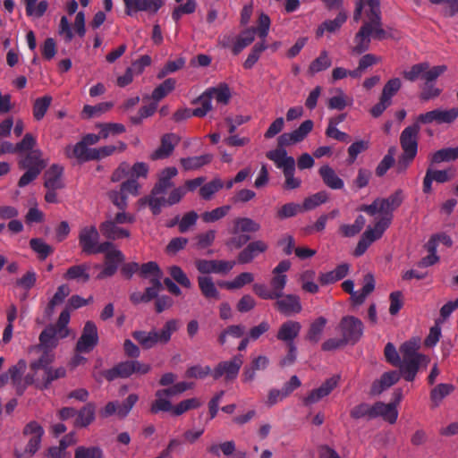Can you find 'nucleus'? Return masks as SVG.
Returning <instances> with one entry per match:
<instances>
[{"instance_id": "nucleus-1", "label": "nucleus", "mask_w": 458, "mask_h": 458, "mask_svg": "<svg viewBox=\"0 0 458 458\" xmlns=\"http://www.w3.org/2000/svg\"><path fill=\"white\" fill-rule=\"evenodd\" d=\"M447 67L445 65L430 66L428 62L413 64L409 71L403 72L405 80L414 82L420 79L423 84L420 86V99L427 102L437 98L442 93V89L436 87L437 79L441 76Z\"/></svg>"}, {"instance_id": "nucleus-2", "label": "nucleus", "mask_w": 458, "mask_h": 458, "mask_svg": "<svg viewBox=\"0 0 458 458\" xmlns=\"http://www.w3.org/2000/svg\"><path fill=\"white\" fill-rule=\"evenodd\" d=\"M420 347V340L416 338L406 341L400 346L402 359L397 367L402 377L408 382L415 379L420 366L427 368L430 361L428 356L418 352Z\"/></svg>"}, {"instance_id": "nucleus-3", "label": "nucleus", "mask_w": 458, "mask_h": 458, "mask_svg": "<svg viewBox=\"0 0 458 458\" xmlns=\"http://www.w3.org/2000/svg\"><path fill=\"white\" fill-rule=\"evenodd\" d=\"M396 406V403H385L381 401H377L370 404L362 402L350 410V417L355 420H365L367 421L380 417L385 421L394 424L398 418Z\"/></svg>"}, {"instance_id": "nucleus-4", "label": "nucleus", "mask_w": 458, "mask_h": 458, "mask_svg": "<svg viewBox=\"0 0 458 458\" xmlns=\"http://www.w3.org/2000/svg\"><path fill=\"white\" fill-rule=\"evenodd\" d=\"M180 324L179 319L172 318L167 320L159 331L136 330L131 335L143 349L148 350L158 344H166L171 340L172 335L180 328Z\"/></svg>"}, {"instance_id": "nucleus-5", "label": "nucleus", "mask_w": 458, "mask_h": 458, "mask_svg": "<svg viewBox=\"0 0 458 458\" xmlns=\"http://www.w3.org/2000/svg\"><path fill=\"white\" fill-rule=\"evenodd\" d=\"M18 165L20 169L25 170L18 181V186L23 188L38 178L46 168L47 162L42 151L34 149L22 155L18 160Z\"/></svg>"}, {"instance_id": "nucleus-6", "label": "nucleus", "mask_w": 458, "mask_h": 458, "mask_svg": "<svg viewBox=\"0 0 458 458\" xmlns=\"http://www.w3.org/2000/svg\"><path fill=\"white\" fill-rule=\"evenodd\" d=\"M420 126L418 123L406 127L400 135L403 154L399 158V170L406 169L415 158L418 152V135Z\"/></svg>"}, {"instance_id": "nucleus-7", "label": "nucleus", "mask_w": 458, "mask_h": 458, "mask_svg": "<svg viewBox=\"0 0 458 458\" xmlns=\"http://www.w3.org/2000/svg\"><path fill=\"white\" fill-rule=\"evenodd\" d=\"M368 6L365 12L367 21L362 26L374 30V39L383 40L390 37L389 33L382 28L381 10L379 0H363Z\"/></svg>"}, {"instance_id": "nucleus-8", "label": "nucleus", "mask_w": 458, "mask_h": 458, "mask_svg": "<svg viewBox=\"0 0 458 458\" xmlns=\"http://www.w3.org/2000/svg\"><path fill=\"white\" fill-rule=\"evenodd\" d=\"M338 329L345 342L354 345L363 335L364 325L360 318L354 316H344L339 322Z\"/></svg>"}, {"instance_id": "nucleus-9", "label": "nucleus", "mask_w": 458, "mask_h": 458, "mask_svg": "<svg viewBox=\"0 0 458 458\" xmlns=\"http://www.w3.org/2000/svg\"><path fill=\"white\" fill-rule=\"evenodd\" d=\"M402 81L399 78L389 80L384 86L378 103L370 109V114L377 118L392 105V98L400 90Z\"/></svg>"}, {"instance_id": "nucleus-10", "label": "nucleus", "mask_w": 458, "mask_h": 458, "mask_svg": "<svg viewBox=\"0 0 458 458\" xmlns=\"http://www.w3.org/2000/svg\"><path fill=\"white\" fill-rule=\"evenodd\" d=\"M242 363V355L241 354L234 355L229 360L220 361L214 368L212 377L215 380L225 377L226 382L233 381L238 377Z\"/></svg>"}, {"instance_id": "nucleus-11", "label": "nucleus", "mask_w": 458, "mask_h": 458, "mask_svg": "<svg viewBox=\"0 0 458 458\" xmlns=\"http://www.w3.org/2000/svg\"><path fill=\"white\" fill-rule=\"evenodd\" d=\"M98 343V328L94 322L87 321L81 335L76 344V352L79 353L90 352Z\"/></svg>"}, {"instance_id": "nucleus-12", "label": "nucleus", "mask_w": 458, "mask_h": 458, "mask_svg": "<svg viewBox=\"0 0 458 458\" xmlns=\"http://www.w3.org/2000/svg\"><path fill=\"white\" fill-rule=\"evenodd\" d=\"M274 308L284 317H291L301 313L302 305L301 298L293 293L282 294L275 299Z\"/></svg>"}, {"instance_id": "nucleus-13", "label": "nucleus", "mask_w": 458, "mask_h": 458, "mask_svg": "<svg viewBox=\"0 0 458 458\" xmlns=\"http://www.w3.org/2000/svg\"><path fill=\"white\" fill-rule=\"evenodd\" d=\"M458 117V107H454L449 110L435 109L424 114H420L417 117L419 124H428L436 122L437 123H452Z\"/></svg>"}, {"instance_id": "nucleus-14", "label": "nucleus", "mask_w": 458, "mask_h": 458, "mask_svg": "<svg viewBox=\"0 0 458 458\" xmlns=\"http://www.w3.org/2000/svg\"><path fill=\"white\" fill-rule=\"evenodd\" d=\"M234 261L220 259H198L195 262L197 270L201 274L226 275L234 267Z\"/></svg>"}, {"instance_id": "nucleus-15", "label": "nucleus", "mask_w": 458, "mask_h": 458, "mask_svg": "<svg viewBox=\"0 0 458 458\" xmlns=\"http://www.w3.org/2000/svg\"><path fill=\"white\" fill-rule=\"evenodd\" d=\"M164 3L165 0H123L125 13L129 16L138 12L156 13Z\"/></svg>"}, {"instance_id": "nucleus-16", "label": "nucleus", "mask_w": 458, "mask_h": 458, "mask_svg": "<svg viewBox=\"0 0 458 458\" xmlns=\"http://www.w3.org/2000/svg\"><path fill=\"white\" fill-rule=\"evenodd\" d=\"M79 245L83 253L90 255L94 253L95 247L99 241V233L96 226H84L79 233Z\"/></svg>"}, {"instance_id": "nucleus-17", "label": "nucleus", "mask_w": 458, "mask_h": 458, "mask_svg": "<svg viewBox=\"0 0 458 458\" xmlns=\"http://www.w3.org/2000/svg\"><path fill=\"white\" fill-rule=\"evenodd\" d=\"M180 137L175 133H165L161 137L160 146L151 153L152 160H159L169 157L180 142Z\"/></svg>"}, {"instance_id": "nucleus-18", "label": "nucleus", "mask_w": 458, "mask_h": 458, "mask_svg": "<svg viewBox=\"0 0 458 458\" xmlns=\"http://www.w3.org/2000/svg\"><path fill=\"white\" fill-rule=\"evenodd\" d=\"M454 173L451 169L448 170H435L428 167L423 178L422 191L424 193L428 194L432 191V182L435 181L438 183H445L452 180Z\"/></svg>"}, {"instance_id": "nucleus-19", "label": "nucleus", "mask_w": 458, "mask_h": 458, "mask_svg": "<svg viewBox=\"0 0 458 458\" xmlns=\"http://www.w3.org/2000/svg\"><path fill=\"white\" fill-rule=\"evenodd\" d=\"M270 360L265 355H259L251 360L250 364L243 368L242 380L243 383L250 384L256 379L257 371L265 370L269 366Z\"/></svg>"}, {"instance_id": "nucleus-20", "label": "nucleus", "mask_w": 458, "mask_h": 458, "mask_svg": "<svg viewBox=\"0 0 458 458\" xmlns=\"http://www.w3.org/2000/svg\"><path fill=\"white\" fill-rule=\"evenodd\" d=\"M339 377L327 379L318 388L313 389L304 399V405H311L327 396L337 386Z\"/></svg>"}, {"instance_id": "nucleus-21", "label": "nucleus", "mask_w": 458, "mask_h": 458, "mask_svg": "<svg viewBox=\"0 0 458 458\" xmlns=\"http://www.w3.org/2000/svg\"><path fill=\"white\" fill-rule=\"evenodd\" d=\"M301 329V325L300 322L295 320H286L279 327L276 338L277 340L284 342L286 346H289V344H295L294 340L299 335Z\"/></svg>"}, {"instance_id": "nucleus-22", "label": "nucleus", "mask_w": 458, "mask_h": 458, "mask_svg": "<svg viewBox=\"0 0 458 458\" xmlns=\"http://www.w3.org/2000/svg\"><path fill=\"white\" fill-rule=\"evenodd\" d=\"M178 174V170L174 166H170L160 171L157 182L151 190L153 195L165 194L173 185L172 179Z\"/></svg>"}, {"instance_id": "nucleus-23", "label": "nucleus", "mask_w": 458, "mask_h": 458, "mask_svg": "<svg viewBox=\"0 0 458 458\" xmlns=\"http://www.w3.org/2000/svg\"><path fill=\"white\" fill-rule=\"evenodd\" d=\"M267 244L261 241H254L250 242L237 257L238 263L248 264L251 262L258 255L267 250Z\"/></svg>"}, {"instance_id": "nucleus-24", "label": "nucleus", "mask_w": 458, "mask_h": 458, "mask_svg": "<svg viewBox=\"0 0 458 458\" xmlns=\"http://www.w3.org/2000/svg\"><path fill=\"white\" fill-rule=\"evenodd\" d=\"M401 377L400 371L391 370L383 373L378 380L373 382L370 394L372 395L380 394L383 391L396 384Z\"/></svg>"}, {"instance_id": "nucleus-25", "label": "nucleus", "mask_w": 458, "mask_h": 458, "mask_svg": "<svg viewBox=\"0 0 458 458\" xmlns=\"http://www.w3.org/2000/svg\"><path fill=\"white\" fill-rule=\"evenodd\" d=\"M124 260V256L118 250H110L106 254V262L103 270L98 275V279L109 277L115 274L118 265Z\"/></svg>"}, {"instance_id": "nucleus-26", "label": "nucleus", "mask_w": 458, "mask_h": 458, "mask_svg": "<svg viewBox=\"0 0 458 458\" xmlns=\"http://www.w3.org/2000/svg\"><path fill=\"white\" fill-rule=\"evenodd\" d=\"M134 373L132 360H125L117 363L112 369L102 372L104 377L111 382L116 378H127Z\"/></svg>"}, {"instance_id": "nucleus-27", "label": "nucleus", "mask_w": 458, "mask_h": 458, "mask_svg": "<svg viewBox=\"0 0 458 458\" xmlns=\"http://www.w3.org/2000/svg\"><path fill=\"white\" fill-rule=\"evenodd\" d=\"M90 266L88 263H81L70 267L64 274L63 277L68 281H76L78 283L85 284L90 278L89 275Z\"/></svg>"}, {"instance_id": "nucleus-28", "label": "nucleus", "mask_w": 458, "mask_h": 458, "mask_svg": "<svg viewBox=\"0 0 458 458\" xmlns=\"http://www.w3.org/2000/svg\"><path fill=\"white\" fill-rule=\"evenodd\" d=\"M64 174V167L62 165L54 164L45 173L44 186L47 189H62L64 182L62 176Z\"/></svg>"}, {"instance_id": "nucleus-29", "label": "nucleus", "mask_w": 458, "mask_h": 458, "mask_svg": "<svg viewBox=\"0 0 458 458\" xmlns=\"http://www.w3.org/2000/svg\"><path fill=\"white\" fill-rule=\"evenodd\" d=\"M59 339V333L56 331V327L53 325L47 327L39 335V344L37 345V349H47L54 350L57 344Z\"/></svg>"}, {"instance_id": "nucleus-30", "label": "nucleus", "mask_w": 458, "mask_h": 458, "mask_svg": "<svg viewBox=\"0 0 458 458\" xmlns=\"http://www.w3.org/2000/svg\"><path fill=\"white\" fill-rule=\"evenodd\" d=\"M96 418V404L94 403H87L81 409L77 411L74 420V427L87 428Z\"/></svg>"}, {"instance_id": "nucleus-31", "label": "nucleus", "mask_w": 458, "mask_h": 458, "mask_svg": "<svg viewBox=\"0 0 458 458\" xmlns=\"http://www.w3.org/2000/svg\"><path fill=\"white\" fill-rule=\"evenodd\" d=\"M27 363L24 360H20L15 365L9 368L7 374H9V377L13 383V385L16 387V392L19 395H21L24 392L25 386H22V376L26 370Z\"/></svg>"}, {"instance_id": "nucleus-32", "label": "nucleus", "mask_w": 458, "mask_h": 458, "mask_svg": "<svg viewBox=\"0 0 458 458\" xmlns=\"http://www.w3.org/2000/svg\"><path fill=\"white\" fill-rule=\"evenodd\" d=\"M318 174L323 182L332 190H341L344 188V181L336 174L335 171L328 165H322Z\"/></svg>"}, {"instance_id": "nucleus-33", "label": "nucleus", "mask_w": 458, "mask_h": 458, "mask_svg": "<svg viewBox=\"0 0 458 458\" xmlns=\"http://www.w3.org/2000/svg\"><path fill=\"white\" fill-rule=\"evenodd\" d=\"M370 37L374 38V30H369L367 26H361L355 36L356 45L352 52L357 55L366 52L369 48Z\"/></svg>"}, {"instance_id": "nucleus-34", "label": "nucleus", "mask_w": 458, "mask_h": 458, "mask_svg": "<svg viewBox=\"0 0 458 458\" xmlns=\"http://www.w3.org/2000/svg\"><path fill=\"white\" fill-rule=\"evenodd\" d=\"M100 232L108 240H118L123 238H128L130 232L126 229L117 226L114 222L109 220L103 222L100 225Z\"/></svg>"}, {"instance_id": "nucleus-35", "label": "nucleus", "mask_w": 458, "mask_h": 458, "mask_svg": "<svg viewBox=\"0 0 458 458\" xmlns=\"http://www.w3.org/2000/svg\"><path fill=\"white\" fill-rule=\"evenodd\" d=\"M375 289V279L371 274L364 276V284L360 291H354L351 295V300L354 305H361L368 295Z\"/></svg>"}, {"instance_id": "nucleus-36", "label": "nucleus", "mask_w": 458, "mask_h": 458, "mask_svg": "<svg viewBox=\"0 0 458 458\" xmlns=\"http://www.w3.org/2000/svg\"><path fill=\"white\" fill-rule=\"evenodd\" d=\"M267 157L273 161L277 168L282 170L286 169V167L295 163L293 157L287 156V152L284 148H280L278 147L275 150L268 151L267 153Z\"/></svg>"}, {"instance_id": "nucleus-37", "label": "nucleus", "mask_w": 458, "mask_h": 458, "mask_svg": "<svg viewBox=\"0 0 458 458\" xmlns=\"http://www.w3.org/2000/svg\"><path fill=\"white\" fill-rule=\"evenodd\" d=\"M256 30L255 28H248L242 31L236 38L233 47L232 52L234 55H239L245 47L250 46L255 39Z\"/></svg>"}, {"instance_id": "nucleus-38", "label": "nucleus", "mask_w": 458, "mask_h": 458, "mask_svg": "<svg viewBox=\"0 0 458 458\" xmlns=\"http://www.w3.org/2000/svg\"><path fill=\"white\" fill-rule=\"evenodd\" d=\"M39 387L41 389H48L52 382L66 376V369L64 367H48L45 369Z\"/></svg>"}, {"instance_id": "nucleus-39", "label": "nucleus", "mask_w": 458, "mask_h": 458, "mask_svg": "<svg viewBox=\"0 0 458 458\" xmlns=\"http://www.w3.org/2000/svg\"><path fill=\"white\" fill-rule=\"evenodd\" d=\"M456 159H458V147L441 148L429 157L430 165L442 162H451Z\"/></svg>"}, {"instance_id": "nucleus-40", "label": "nucleus", "mask_w": 458, "mask_h": 458, "mask_svg": "<svg viewBox=\"0 0 458 458\" xmlns=\"http://www.w3.org/2000/svg\"><path fill=\"white\" fill-rule=\"evenodd\" d=\"M327 320L324 317H318L310 325L308 329L305 339L312 344H318L324 332Z\"/></svg>"}, {"instance_id": "nucleus-41", "label": "nucleus", "mask_w": 458, "mask_h": 458, "mask_svg": "<svg viewBox=\"0 0 458 458\" xmlns=\"http://www.w3.org/2000/svg\"><path fill=\"white\" fill-rule=\"evenodd\" d=\"M198 284L199 288L202 293V295L206 299H220V294L218 290L216 289L212 277L210 276H199L198 277Z\"/></svg>"}, {"instance_id": "nucleus-42", "label": "nucleus", "mask_w": 458, "mask_h": 458, "mask_svg": "<svg viewBox=\"0 0 458 458\" xmlns=\"http://www.w3.org/2000/svg\"><path fill=\"white\" fill-rule=\"evenodd\" d=\"M213 159L211 154H204L197 157H182L180 159V163L184 170H196L202 167L205 165L209 164Z\"/></svg>"}, {"instance_id": "nucleus-43", "label": "nucleus", "mask_w": 458, "mask_h": 458, "mask_svg": "<svg viewBox=\"0 0 458 458\" xmlns=\"http://www.w3.org/2000/svg\"><path fill=\"white\" fill-rule=\"evenodd\" d=\"M175 80L169 78L164 81L161 84H159L155 89L152 91L150 98L155 102L158 103L164 98H165L170 92H172L175 88ZM149 97L147 96L144 99H148Z\"/></svg>"}, {"instance_id": "nucleus-44", "label": "nucleus", "mask_w": 458, "mask_h": 458, "mask_svg": "<svg viewBox=\"0 0 458 458\" xmlns=\"http://www.w3.org/2000/svg\"><path fill=\"white\" fill-rule=\"evenodd\" d=\"M233 233H256L260 230V225L249 217H238L233 221Z\"/></svg>"}, {"instance_id": "nucleus-45", "label": "nucleus", "mask_w": 458, "mask_h": 458, "mask_svg": "<svg viewBox=\"0 0 458 458\" xmlns=\"http://www.w3.org/2000/svg\"><path fill=\"white\" fill-rule=\"evenodd\" d=\"M30 249L38 255V259L45 260L54 252L52 246L41 238H32L30 241Z\"/></svg>"}, {"instance_id": "nucleus-46", "label": "nucleus", "mask_w": 458, "mask_h": 458, "mask_svg": "<svg viewBox=\"0 0 458 458\" xmlns=\"http://www.w3.org/2000/svg\"><path fill=\"white\" fill-rule=\"evenodd\" d=\"M42 352V354L38 360H33L30 368L33 372H37L38 369L44 370L45 369L51 367V363L55 360V354L52 350L38 349Z\"/></svg>"}, {"instance_id": "nucleus-47", "label": "nucleus", "mask_w": 458, "mask_h": 458, "mask_svg": "<svg viewBox=\"0 0 458 458\" xmlns=\"http://www.w3.org/2000/svg\"><path fill=\"white\" fill-rule=\"evenodd\" d=\"M366 223L365 217L359 215L352 225H342L339 227V232L344 237H353L358 234Z\"/></svg>"}, {"instance_id": "nucleus-48", "label": "nucleus", "mask_w": 458, "mask_h": 458, "mask_svg": "<svg viewBox=\"0 0 458 458\" xmlns=\"http://www.w3.org/2000/svg\"><path fill=\"white\" fill-rule=\"evenodd\" d=\"M332 64L331 58L328 55V53L324 50L320 53L318 57L313 60L309 66V72L310 74H315L319 72L325 71L328 69Z\"/></svg>"}, {"instance_id": "nucleus-49", "label": "nucleus", "mask_w": 458, "mask_h": 458, "mask_svg": "<svg viewBox=\"0 0 458 458\" xmlns=\"http://www.w3.org/2000/svg\"><path fill=\"white\" fill-rule=\"evenodd\" d=\"M52 97L46 95L41 98H38L33 104V116L35 120L40 121L47 114L51 103Z\"/></svg>"}, {"instance_id": "nucleus-50", "label": "nucleus", "mask_w": 458, "mask_h": 458, "mask_svg": "<svg viewBox=\"0 0 458 458\" xmlns=\"http://www.w3.org/2000/svg\"><path fill=\"white\" fill-rule=\"evenodd\" d=\"M267 48V46L264 41L256 43L251 48L248 57L243 63L244 69H251L255 64L259 61L261 54Z\"/></svg>"}, {"instance_id": "nucleus-51", "label": "nucleus", "mask_w": 458, "mask_h": 458, "mask_svg": "<svg viewBox=\"0 0 458 458\" xmlns=\"http://www.w3.org/2000/svg\"><path fill=\"white\" fill-rule=\"evenodd\" d=\"M155 396L156 400L152 402L149 409L152 414H157L160 411L172 412L173 404L171 401H169L167 398H165L166 397L165 394L158 395L157 391L155 393Z\"/></svg>"}, {"instance_id": "nucleus-52", "label": "nucleus", "mask_w": 458, "mask_h": 458, "mask_svg": "<svg viewBox=\"0 0 458 458\" xmlns=\"http://www.w3.org/2000/svg\"><path fill=\"white\" fill-rule=\"evenodd\" d=\"M224 187L220 178H214L209 182L202 185L199 189V195L202 199L209 200L212 196Z\"/></svg>"}, {"instance_id": "nucleus-53", "label": "nucleus", "mask_w": 458, "mask_h": 458, "mask_svg": "<svg viewBox=\"0 0 458 458\" xmlns=\"http://www.w3.org/2000/svg\"><path fill=\"white\" fill-rule=\"evenodd\" d=\"M328 195L325 191H318L306 198L301 205L303 211L312 210L318 206L327 202Z\"/></svg>"}, {"instance_id": "nucleus-54", "label": "nucleus", "mask_w": 458, "mask_h": 458, "mask_svg": "<svg viewBox=\"0 0 458 458\" xmlns=\"http://www.w3.org/2000/svg\"><path fill=\"white\" fill-rule=\"evenodd\" d=\"M231 209V206L225 205L211 211H205L201 214V219L205 223H214L225 217Z\"/></svg>"}, {"instance_id": "nucleus-55", "label": "nucleus", "mask_w": 458, "mask_h": 458, "mask_svg": "<svg viewBox=\"0 0 458 458\" xmlns=\"http://www.w3.org/2000/svg\"><path fill=\"white\" fill-rule=\"evenodd\" d=\"M87 146L80 140L74 146H68L65 148V155L69 158L75 157L80 162H86Z\"/></svg>"}, {"instance_id": "nucleus-56", "label": "nucleus", "mask_w": 458, "mask_h": 458, "mask_svg": "<svg viewBox=\"0 0 458 458\" xmlns=\"http://www.w3.org/2000/svg\"><path fill=\"white\" fill-rule=\"evenodd\" d=\"M453 390L454 386L451 384H439L430 392L431 401L437 406L442 399L450 394Z\"/></svg>"}, {"instance_id": "nucleus-57", "label": "nucleus", "mask_w": 458, "mask_h": 458, "mask_svg": "<svg viewBox=\"0 0 458 458\" xmlns=\"http://www.w3.org/2000/svg\"><path fill=\"white\" fill-rule=\"evenodd\" d=\"M104 454L98 446L80 445L75 449L74 458H103Z\"/></svg>"}, {"instance_id": "nucleus-58", "label": "nucleus", "mask_w": 458, "mask_h": 458, "mask_svg": "<svg viewBox=\"0 0 458 458\" xmlns=\"http://www.w3.org/2000/svg\"><path fill=\"white\" fill-rule=\"evenodd\" d=\"M208 91L218 103L227 104L231 98L229 87L226 84H222L219 87H213L208 89Z\"/></svg>"}, {"instance_id": "nucleus-59", "label": "nucleus", "mask_w": 458, "mask_h": 458, "mask_svg": "<svg viewBox=\"0 0 458 458\" xmlns=\"http://www.w3.org/2000/svg\"><path fill=\"white\" fill-rule=\"evenodd\" d=\"M303 211L300 204L290 202L283 205L276 212V216L283 220L295 216L299 212Z\"/></svg>"}, {"instance_id": "nucleus-60", "label": "nucleus", "mask_w": 458, "mask_h": 458, "mask_svg": "<svg viewBox=\"0 0 458 458\" xmlns=\"http://www.w3.org/2000/svg\"><path fill=\"white\" fill-rule=\"evenodd\" d=\"M138 400L139 396L136 394H130L123 403L118 402L117 416L120 419L125 418L130 413Z\"/></svg>"}, {"instance_id": "nucleus-61", "label": "nucleus", "mask_w": 458, "mask_h": 458, "mask_svg": "<svg viewBox=\"0 0 458 458\" xmlns=\"http://www.w3.org/2000/svg\"><path fill=\"white\" fill-rule=\"evenodd\" d=\"M112 106L113 104L110 102H104L98 104L96 106L85 105L82 113L86 115L87 118H92L100 115L103 113H106Z\"/></svg>"}, {"instance_id": "nucleus-62", "label": "nucleus", "mask_w": 458, "mask_h": 458, "mask_svg": "<svg viewBox=\"0 0 458 458\" xmlns=\"http://www.w3.org/2000/svg\"><path fill=\"white\" fill-rule=\"evenodd\" d=\"M169 274L172 280L175 281L177 284L185 288H190L191 286V283L188 278L187 275L183 272V270L178 266H172L169 267Z\"/></svg>"}, {"instance_id": "nucleus-63", "label": "nucleus", "mask_w": 458, "mask_h": 458, "mask_svg": "<svg viewBox=\"0 0 458 458\" xmlns=\"http://www.w3.org/2000/svg\"><path fill=\"white\" fill-rule=\"evenodd\" d=\"M185 64V59L180 57L174 61H168L165 66L158 72L157 78L162 79L169 73L175 72L182 69Z\"/></svg>"}, {"instance_id": "nucleus-64", "label": "nucleus", "mask_w": 458, "mask_h": 458, "mask_svg": "<svg viewBox=\"0 0 458 458\" xmlns=\"http://www.w3.org/2000/svg\"><path fill=\"white\" fill-rule=\"evenodd\" d=\"M315 276V272L313 270H306L301 276V280L302 282L301 288L303 291L310 293H317L319 290L318 285L313 283L312 280Z\"/></svg>"}]
</instances>
